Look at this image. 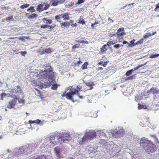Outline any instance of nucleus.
<instances>
[{
    "label": "nucleus",
    "mask_w": 159,
    "mask_h": 159,
    "mask_svg": "<svg viewBox=\"0 0 159 159\" xmlns=\"http://www.w3.org/2000/svg\"><path fill=\"white\" fill-rule=\"evenodd\" d=\"M70 25V23L67 21L63 22L60 24L61 27L62 28H64L65 27L68 28L69 27Z\"/></svg>",
    "instance_id": "nucleus-14"
},
{
    "label": "nucleus",
    "mask_w": 159,
    "mask_h": 159,
    "mask_svg": "<svg viewBox=\"0 0 159 159\" xmlns=\"http://www.w3.org/2000/svg\"><path fill=\"white\" fill-rule=\"evenodd\" d=\"M159 56V54L155 53L150 55L149 57L151 58H156Z\"/></svg>",
    "instance_id": "nucleus-31"
},
{
    "label": "nucleus",
    "mask_w": 159,
    "mask_h": 159,
    "mask_svg": "<svg viewBox=\"0 0 159 159\" xmlns=\"http://www.w3.org/2000/svg\"><path fill=\"white\" fill-rule=\"evenodd\" d=\"M68 91L67 88H66L65 89V90L61 94V96L62 97H66V92Z\"/></svg>",
    "instance_id": "nucleus-43"
},
{
    "label": "nucleus",
    "mask_w": 159,
    "mask_h": 159,
    "mask_svg": "<svg viewBox=\"0 0 159 159\" xmlns=\"http://www.w3.org/2000/svg\"><path fill=\"white\" fill-rule=\"evenodd\" d=\"M6 96V93H2L0 94L1 99L3 100L4 98Z\"/></svg>",
    "instance_id": "nucleus-44"
},
{
    "label": "nucleus",
    "mask_w": 159,
    "mask_h": 159,
    "mask_svg": "<svg viewBox=\"0 0 159 159\" xmlns=\"http://www.w3.org/2000/svg\"><path fill=\"white\" fill-rule=\"evenodd\" d=\"M80 44H76L75 45H74L72 47V49L73 50L75 49L76 48H78L79 47Z\"/></svg>",
    "instance_id": "nucleus-46"
},
{
    "label": "nucleus",
    "mask_w": 159,
    "mask_h": 159,
    "mask_svg": "<svg viewBox=\"0 0 159 159\" xmlns=\"http://www.w3.org/2000/svg\"><path fill=\"white\" fill-rule=\"evenodd\" d=\"M20 54L23 56H25L27 53V52L26 51H21L19 52Z\"/></svg>",
    "instance_id": "nucleus-50"
},
{
    "label": "nucleus",
    "mask_w": 159,
    "mask_h": 159,
    "mask_svg": "<svg viewBox=\"0 0 159 159\" xmlns=\"http://www.w3.org/2000/svg\"><path fill=\"white\" fill-rule=\"evenodd\" d=\"M152 137H154L155 138V139L157 140V142H158V139H157V138L156 136L155 135H152L151 136Z\"/></svg>",
    "instance_id": "nucleus-63"
},
{
    "label": "nucleus",
    "mask_w": 159,
    "mask_h": 159,
    "mask_svg": "<svg viewBox=\"0 0 159 159\" xmlns=\"http://www.w3.org/2000/svg\"><path fill=\"white\" fill-rule=\"evenodd\" d=\"M85 0H78L77 3H76V4L79 5L82 3H83L84 2Z\"/></svg>",
    "instance_id": "nucleus-49"
},
{
    "label": "nucleus",
    "mask_w": 159,
    "mask_h": 159,
    "mask_svg": "<svg viewBox=\"0 0 159 159\" xmlns=\"http://www.w3.org/2000/svg\"><path fill=\"white\" fill-rule=\"evenodd\" d=\"M33 149L32 145L28 144L22 146L19 148H16L15 150L14 156L15 157H18L20 156L23 153L27 155L28 153H31Z\"/></svg>",
    "instance_id": "nucleus-2"
},
{
    "label": "nucleus",
    "mask_w": 159,
    "mask_h": 159,
    "mask_svg": "<svg viewBox=\"0 0 159 159\" xmlns=\"http://www.w3.org/2000/svg\"><path fill=\"white\" fill-rule=\"evenodd\" d=\"M30 11L31 12H34L35 11V9L34 7H30L27 9V11Z\"/></svg>",
    "instance_id": "nucleus-39"
},
{
    "label": "nucleus",
    "mask_w": 159,
    "mask_h": 159,
    "mask_svg": "<svg viewBox=\"0 0 159 159\" xmlns=\"http://www.w3.org/2000/svg\"><path fill=\"white\" fill-rule=\"evenodd\" d=\"M17 100L19 104H22L23 105L25 103V100L20 98H17Z\"/></svg>",
    "instance_id": "nucleus-24"
},
{
    "label": "nucleus",
    "mask_w": 159,
    "mask_h": 159,
    "mask_svg": "<svg viewBox=\"0 0 159 159\" xmlns=\"http://www.w3.org/2000/svg\"><path fill=\"white\" fill-rule=\"evenodd\" d=\"M43 66L46 69L45 70H52L53 69L52 68L50 63L44 65Z\"/></svg>",
    "instance_id": "nucleus-19"
},
{
    "label": "nucleus",
    "mask_w": 159,
    "mask_h": 159,
    "mask_svg": "<svg viewBox=\"0 0 159 159\" xmlns=\"http://www.w3.org/2000/svg\"><path fill=\"white\" fill-rule=\"evenodd\" d=\"M54 150L57 157L59 158H61V157L60 156V150L59 148L58 147H55Z\"/></svg>",
    "instance_id": "nucleus-16"
},
{
    "label": "nucleus",
    "mask_w": 159,
    "mask_h": 159,
    "mask_svg": "<svg viewBox=\"0 0 159 159\" xmlns=\"http://www.w3.org/2000/svg\"><path fill=\"white\" fill-rule=\"evenodd\" d=\"M30 5L28 4H24L20 6L21 9H24L26 8L29 6Z\"/></svg>",
    "instance_id": "nucleus-36"
},
{
    "label": "nucleus",
    "mask_w": 159,
    "mask_h": 159,
    "mask_svg": "<svg viewBox=\"0 0 159 159\" xmlns=\"http://www.w3.org/2000/svg\"><path fill=\"white\" fill-rule=\"evenodd\" d=\"M120 47V44H117L113 46V47L116 48H118Z\"/></svg>",
    "instance_id": "nucleus-54"
},
{
    "label": "nucleus",
    "mask_w": 159,
    "mask_h": 159,
    "mask_svg": "<svg viewBox=\"0 0 159 159\" xmlns=\"http://www.w3.org/2000/svg\"><path fill=\"white\" fill-rule=\"evenodd\" d=\"M133 71V69L130 70L128 71L125 74V75L126 76H128L130 75H131L132 74Z\"/></svg>",
    "instance_id": "nucleus-33"
},
{
    "label": "nucleus",
    "mask_w": 159,
    "mask_h": 159,
    "mask_svg": "<svg viewBox=\"0 0 159 159\" xmlns=\"http://www.w3.org/2000/svg\"><path fill=\"white\" fill-rule=\"evenodd\" d=\"M156 33V31L153 32L152 34L150 32L148 33H147L146 34L143 35V39H144L148 38L149 36L153 35Z\"/></svg>",
    "instance_id": "nucleus-18"
},
{
    "label": "nucleus",
    "mask_w": 159,
    "mask_h": 159,
    "mask_svg": "<svg viewBox=\"0 0 159 159\" xmlns=\"http://www.w3.org/2000/svg\"><path fill=\"white\" fill-rule=\"evenodd\" d=\"M76 87H77V88L78 89L77 90H78H78L80 91L82 88L81 86L80 85H78Z\"/></svg>",
    "instance_id": "nucleus-58"
},
{
    "label": "nucleus",
    "mask_w": 159,
    "mask_h": 159,
    "mask_svg": "<svg viewBox=\"0 0 159 159\" xmlns=\"http://www.w3.org/2000/svg\"><path fill=\"white\" fill-rule=\"evenodd\" d=\"M43 21L46 24H51L52 22V20L51 19H48L47 18H44L43 19Z\"/></svg>",
    "instance_id": "nucleus-21"
},
{
    "label": "nucleus",
    "mask_w": 159,
    "mask_h": 159,
    "mask_svg": "<svg viewBox=\"0 0 159 159\" xmlns=\"http://www.w3.org/2000/svg\"><path fill=\"white\" fill-rule=\"evenodd\" d=\"M146 64H141L139 66H136L135 67H134V69L133 70V71L134 70H138V69H139L140 67L142 66H144Z\"/></svg>",
    "instance_id": "nucleus-42"
},
{
    "label": "nucleus",
    "mask_w": 159,
    "mask_h": 159,
    "mask_svg": "<svg viewBox=\"0 0 159 159\" xmlns=\"http://www.w3.org/2000/svg\"><path fill=\"white\" fill-rule=\"evenodd\" d=\"M37 16V15L35 13H33L29 15L28 18L30 19H32L34 18H36Z\"/></svg>",
    "instance_id": "nucleus-34"
},
{
    "label": "nucleus",
    "mask_w": 159,
    "mask_h": 159,
    "mask_svg": "<svg viewBox=\"0 0 159 159\" xmlns=\"http://www.w3.org/2000/svg\"><path fill=\"white\" fill-rule=\"evenodd\" d=\"M79 61L75 63V66H79L80 64L82 63L81 61L80 60V58H79Z\"/></svg>",
    "instance_id": "nucleus-47"
},
{
    "label": "nucleus",
    "mask_w": 159,
    "mask_h": 159,
    "mask_svg": "<svg viewBox=\"0 0 159 159\" xmlns=\"http://www.w3.org/2000/svg\"><path fill=\"white\" fill-rule=\"evenodd\" d=\"M118 33L121 32H125V30L124 28H119L117 30Z\"/></svg>",
    "instance_id": "nucleus-45"
},
{
    "label": "nucleus",
    "mask_w": 159,
    "mask_h": 159,
    "mask_svg": "<svg viewBox=\"0 0 159 159\" xmlns=\"http://www.w3.org/2000/svg\"><path fill=\"white\" fill-rule=\"evenodd\" d=\"M62 14H59L55 16V19L57 21H58V20L61 18H62Z\"/></svg>",
    "instance_id": "nucleus-25"
},
{
    "label": "nucleus",
    "mask_w": 159,
    "mask_h": 159,
    "mask_svg": "<svg viewBox=\"0 0 159 159\" xmlns=\"http://www.w3.org/2000/svg\"><path fill=\"white\" fill-rule=\"evenodd\" d=\"M35 89L36 90V91L39 94H41V92H40V91L39 90V89H37L36 88H35Z\"/></svg>",
    "instance_id": "nucleus-61"
},
{
    "label": "nucleus",
    "mask_w": 159,
    "mask_h": 159,
    "mask_svg": "<svg viewBox=\"0 0 159 159\" xmlns=\"http://www.w3.org/2000/svg\"><path fill=\"white\" fill-rule=\"evenodd\" d=\"M39 75L40 76L43 78L48 79L49 80H52V81L50 83L48 82H45V84L47 86L49 87L52 84V82L54 83L53 81L55 82L54 79H53L55 74L53 71L52 70H44L39 73Z\"/></svg>",
    "instance_id": "nucleus-1"
},
{
    "label": "nucleus",
    "mask_w": 159,
    "mask_h": 159,
    "mask_svg": "<svg viewBox=\"0 0 159 159\" xmlns=\"http://www.w3.org/2000/svg\"><path fill=\"white\" fill-rule=\"evenodd\" d=\"M115 43V42H113L112 39H110V40L107 42V46H110L111 45L114 44Z\"/></svg>",
    "instance_id": "nucleus-30"
},
{
    "label": "nucleus",
    "mask_w": 159,
    "mask_h": 159,
    "mask_svg": "<svg viewBox=\"0 0 159 159\" xmlns=\"http://www.w3.org/2000/svg\"><path fill=\"white\" fill-rule=\"evenodd\" d=\"M60 137H58L55 134H52L49 138V142L48 145L50 147H53L58 143H61V140H60Z\"/></svg>",
    "instance_id": "nucleus-4"
},
{
    "label": "nucleus",
    "mask_w": 159,
    "mask_h": 159,
    "mask_svg": "<svg viewBox=\"0 0 159 159\" xmlns=\"http://www.w3.org/2000/svg\"><path fill=\"white\" fill-rule=\"evenodd\" d=\"M130 43H131V44L129 43V48H132L133 47L135 46L136 45V43H134V42L131 41L130 42Z\"/></svg>",
    "instance_id": "nucleus-37"
},
{
    "label": "nucleus",
    "mask_w": 159,
    "mask_h": 159,
    "mask_svg": "<svg viewBox=\"0 0 159 159\" xmlns=\"http://www.w3.org/2000/svg\"><path fill=\"white\" fill-rule=\"evenodd\" d=\"M71 25L73 27H77V24L75 23V24H71Z\"/></svg>",
    "instance_id": "nucleus-59"
},
{
    "label": "nucleus",
    "mask_w": 159,
    "mask_h": 159,
    "mask_svg": "<svg viewBox=\"0 0 159 159\" xmlns=\"http://www.w3.org/2000/svg\"><path fill=\"white\" fill-rule=\"evenodd\" d=\"M58 85L57 84H53L51 87L52 89L53 90H56L57 89Z\"/></svg>",
    "instance_id": "nucleus-40"
},
{
    "label": "nucleus",
    "mask_w": 159,
    "mask_h": 159,
    "mask_svg": "<svg viewBox=\"0 0 159 159\" xmlns=\"http://www.w3.org/2000/svg\"><path fill=\"white\" fill-rule=\"evenodd\" d=\"M43 4L45 5L44 7H43L44 10H47L50 7V4H48L47 3L43 2Z\"/></svg>",
    "instance_id": "nucleus-26"
},
{
    "label": "nucleus",
    "mask_w": 159,
    "mask_h": 159,
    "mask_svg": "<svg viewBox=\"0 0 159 159\" xmlns=\"http://www.w3.org/2000/svg\"><path fill=\"white\" fill-rule=\"evenodd\" d=\"M67 88L68 90V89L70 91V92L71 93H72L74 95L76 93L77 95L79 96V98H80L82 99L83 98V96L80 95L79 93V91H78V90L76 89L75 88H73V87L72 86H70Z\"/></svg>",
    "instance_id": "nucleus-9"
},
{
    "label": "nucleus",
    "mask_w": 159,
    "mask_h": 159,
    "mask_svg": "<svg viewBox=\"0 0 159 159\" xmlns=\"http://www.w3.org/2000/svg\"><path fill=\"white\" fill-rule=\"evenodd\" d=\"M13 18V16H11L8 17L7 19L6 20L7 21H10Z\"/></svg>",
    "instance_id": "nucleus-53"
},
{
    "label": "nucleus",
    "mask_w": 159,
    "mask_h": 159,
    "mask_svg": "<svg viewBox=\"0 0 159 159\" xmlns=\"http://www.w3.org/2000/svg\"><path fill=\"white\" fill-rule=\"evenodd\" d=\"M78 23L81 24L83 25L85 24V22L83 19H80L79 20Z\"/></svg>",
    "instance_id": "nucleus-41"
},
{
    "label": "nucleus",
    "mask_w": 159,
    "mask_h": 159,
    "mask_svg": "<svg viewBox=\"0 0 159 159\" xmlns=\"http://www.w3.org/2000/svg\"><path fill=\"white\" fill-rule=\"evenodd\" d=\"M150 92H152L153 94H158L159 93V89L157 88H152L149 90Z\"/></svg>",
    "instance_id": "nucleus-15"
},
{
    "label": "nucleus",
    "mask_w": 159,
    "mask_h": 159,
    "mask_svg": "<svg viewBox=\"0 0 159 159\" xmlns=\"http://www.w3.org/2000/svg\"><path fill=\"white\" fill-rule=\"evenodd\" d=\"M18 92V91L16 89H12L11 91V93H16Z\"/></svg>",
    "instance_id": "nucleus-55"
},
{
    "label": "nucleus",
    "mask_w": 159,
    "mask_h": 159,
    "mask_svg": "<svg viewBox=\"0 0 159 159\" xmlns=\"http://www.w3.org/2000/svg\"><path fill=\"white\" fill-rule=\"evenodd\" d=\"M56 26V25L53 24V25H51V26L49 25V27H50V29L51 30H52L53 28H54Z\"/></svg>",
    "instance_id": "nucleus-52"
},
{
    "label": "nucleus",
    "mask_w": 159,
    "mask_h": 159,
    "mask_svg": "<svg viewBox=\"0 0 159 159\" xmlns=\"http://www.w3.org/2000/svg\"><path fill=\"white\" fill-rule=\"evenodd\" d=\"M70 13L68 12H65L63 14L62 17H63V20H69L70 18Z\"/></svg>",
    "instance_id": "nucleus-13"
},
{
    "label": "nucleus",
    "mask_w": 159,
    "mask_h": 159,
    "mask_svg": "<svg viewBox=\"0 0 159 159\" xmlns=\"http://www.w3.org/2000/svg\"><path fill=\"white\" fill-rule=\"evenodd\" d=\"M43 4H39L37 6V10L39 12H41L43 11Z\"/></svg>",
    "instance_id": "nucleus-17"
},
{
    "label": "nucleus",
    "mask_w": 159,
    "mask_h": 159,
    "mask_svg": "<svg viewBox=\"0 0 159 159\" xmlns=\"http://www.w3.org/2000/svg\"><path fill=\"white\" fill-rule=\"evenodd\" d=\"M99 23H100V21H95V22L94 23H93V24L95 25L99 24Z\"/></svg>",
    "instance_id": "nucleus-64"
},
{
    "label": "nucleus",
    "mask_w": 159,
    "mask_h": 159,
    "mask_svg": "<svg viewBox=\"0 0 159 159\" xmlns=\"http://www.w3.org/2000/svg\"><path fill=\"white\" fill-rule=\"evenodd\" d=\"M150 141L144 138L141 139L140 143V144L141 146H142L144 148V147L146 146V145L147 144L148 142Z\"/></svg>",
    "instance_id": "nucleus-11"
},
{
    "label": "nucleus",
    "mask_w": 159,
    "mask_h": 159,
    "mask_svg": "<svg viewBox=\"0 0 159 159\" xmlns=\"http://www.w3.org/2000/svg\"><path fill=\"white\" fill-rule=\"evenodd\" d=\"M45 51L46 53L49 54L51 53L52 52L51 48H48L45 49Z\"/></svg>",
    "instance_id": "nucleus-35"
},
{
    "label": "nucleus",
    "mask_w": 159,
    "mask_h": 159,
    "mask_svg": "<svg viewBox=\"0 0 159 159\" xmlns=\"http://www.w3.org/2000/svg\"><path fill=\"white\" fill-rule=\"evenodd\" d=\"M144 149L147 153L150 154L156 151L157 150V148L156 145L154 144L152 142L150 141L148 142L147 144L144 147Z\"/></svg>",
    "instance_id": "nucleus-5"
},
{
    "label": "nucleus",
    "mask_w": 159,
    "mask_h": 159,
    "mask_svg": "<svg viewBox=\"0 0 159 159\" xmlns=\"http://www.w3.org/2000/svg\"><path fill=\"white\" fill-rule=\"evenodd\" d=\"M88 65V62H85L84 64L82 65L81 68L83 70H84L87 69V66Z\"/></svg>",
    "instance_id": "nucleus-29"
},
{
    "label": "nucleus",
    "mask_w": 159,
    "mask_h": 159,
    "mask_svg": "<svg viewBox=\"0 0 159 159\" xmlns=\"http://www.w3.org/2000/svg\"><path fill=\"white\" fill-rule=\"evenodd\" d=\"M75 41L76 42H77L78 43H80L88 44L89 43V42H88L87 41L84 40H76Z\"/></svg>",
    "instance_id": "nucleus-23"
},
{
    "label": "nucleus",
    "mask_w": 159,
    "mask_h": 159,
    "mask_svg": "<svg viewBox=\"0 0 159 159\" xmlns=\"http://www.w3.org/2000/svg\"><path fill=\"white\" fill-rule=\"evenodd\" d=\"M107 45L105 44L102 47L100 48L101 51L102 52H105L107 50V49L106 48V47L107 46Z\"/></svg>",
    "instance_id": "nucleus-27"
},
{
    "label": "nucleus",
    "mask_w": 159,
    "mask_h": 159,
    "mask_svg": "<svg viewBox=\"0 0 159 159\" xmlns=\"http://www.w3.org/2000/svg\"><path fill=\"white\" fill-rule=\"evenodd\" d=\"M138 108L139 109H141L142 108L146 109L147 108V107L146 105H145L141 104L140 103L138 104Z\"/></svg>",
    "instance_id": "nucleus-28"
},
{
    "label": "nucleus",
    "mask_w": 159,
    "mask_h": 159,
    "mask_svg": "<svg viewBox=\"0 0 159 159\" xmlns=\"http://www.w3.org/2000/svg\"><path fill=\"white\" fill-rule=\"evenodd\" d=\"M159 8V2L157 3L156 6V8H155L154 10L157 11Z\"/></svg>",
    "instance_id": "nucleus-56"
},
{
    "label": "nucleus",
    "mask_w": 159,
    "mask_h": 159,
    "mask_svg": "<svg viewBox=\"0 0 159 159\" xmlns=\"http://www.w3.org/2000/svg\"><path fill=\"white\" fill-rule=\"evenodd\" d=\"M45 53H45V50H43L42 51L40 52L39 54L40 55H43Z\"/></svg>",
    "instance_id": "nucleus-57"
},
{
    "label": "nucleus",
    "mask_w": 159,
    "mask_h": 159,
    "mask_svg": "<svg viewBox=\"0 0 159 159\" xmlns=\"http://www.w3.org/2000/svg\"><path fill=\"white\" fill-rule=\"evenodd\" d=\"M103 68L102 67H99L97 68V70H103Z\"/></svg>",
    "instance_id": "nucleus-62"
},
{
    "label": "nucleus",
    "mask_w": 159,
    "mask_h": 159,
    "mask_svg": "<svg viewBox=\"0 0 159 159\" xmlns=\"http://www.w3.org/2000/svg\"><path fill=\"white\" fill-rule=\"evenodd\" d=\"M41 122V121L39 119H37L34 120H30L29 121V123L30 124L35 123L37 124H40Z\"/></svg>",
    "instance_id": "nucleus-20"
},
{
    "label": "nucleus",
    "mask_w": 159,
    "mask_h": 159,
    "mask_svg": "<svg viewBox=\"0 0 159 159\" xmlns=\"http://www.w3.org/2000/svg\"><path fill=\"white\" fill-rule=\"evenodd\" d=\"M10 97L12 98H13L14 99L9 102L7 107L8 108L11 109L13 108L16 104L17 97L15 95L13 96L11 95Z\"/></svg>",
    "instance_id": "nucleus-7"
},
{
    "label": "nucleus",
    "mask_w": 159,
    "mask_h": 159,
    "mask_svg": "<svg viewBox=\"0 0 159 159\" xmlns=\"http://www.w3.org/2000/svg\"><path fill=\"white\" fill-rule=\"evenodd\" d=\"M123 44H127L129 45V43L128 42L126 41H124L123 42Z\"/></svg>",
    "instance_id": "nucleus-60"
},
{
    "label": "nucleus",
    "mask_w": 159,
    "mask_h": 159,
    "mask_svg": "<svg viewBox=\"0 0 159 159\" xmlns=\"http://www.w3.org/2000/svg\"><path fill=\"white\" fill-rule=\"evenodd\" d=\"M49 27V25H42L40 27L41 28H42L45 29V28H47Z\"/></svg>",
    "instance_id": "nucleus-51"
},
{
    "label": "nucleus",
    "mask_w": 159,
    "mask_h": 159,
    "mask_svg": "<svg viewBox=\"0 0 159 159\" xmlns=\"http://www.w3.org/2000/svg\"><path fill=\"white\" fill-rule=\"evenodd\" d=\"M28 159H48V156L45 155H36L30 157Z\"/></svg>",
    "instance_id": "nucleus-10"
},
{
    "label": "nucleus",
    "mask_w": 159,
    "mask_h": 159,
    "mask_svg": "<svg viewBox=\"0 0 159 159\" xmlns=\"http://www.w3.org/2000/svg\"><path fill=\"white\" fill-rule=\"evenodd\" d=\"M117 38H120L122 36L124 35L125 34V32H121L118 33L116 32Z\"/></svg>",
    "instance_id": "nucleus-22"
},
{
    "label": "nucleus",
    "mask_w": 159,
    "mask_h": 159,
    "mask_svg": "<svg viewBox=\"0 0 159 159\" xmlns=\"http://www.w3.org/2000/svg\"><path fill=\"white\" fill-rule=\"evenodd\" d=\"M143 38H142L140 39L139 41H138L136 43V45H140L141 44H142L143 43Z\"/></svg>",
    "instance_id": "nucleus-32"
},
{
    "label": "nucleus",
    "mask_w": 159,
    "mask_h": 159,
    "mask_svg": "<svg viewBox=\"0 0 159 159\" xmlns=\"http://www.w3.org/2000/svg\"><path fill=\"white\" fill-rule=\"evenodd\" d=\"M97 136L96 132L94 130H89L86 132L84 136L79 141L80 144H82L85 143L89 140H91L95 138Z\"/></svg>",
    "instance_id": "nucleus-3"
},
{
    "label": "nucleus",
    "mask_w": 159,
    "mask_h": 159,
    "mask_svg": "<svg viewBox=\"0 0 159 159\" xmlns=\"http://www.w3.org/2000/svg\"><path fill=\"white\" fill-rule=\"evenodd\" d=\"M60 140H61V143H65L66 141H68L71 139V136L70 134L67 133H65L59 136Z\"/></svg>",
    "instance_id": "nucleus-6"
},
{
    "label": "nucleus",
    "mask_w": 159,
    "mask_h": 159,
    "mask_svg": "<svg viewBox=\"0 0 159 159\" xmlns=\"http://www.w3.org/2000/svg\"><path fill=\"white\" fill-rule=\"evenodd\" d=\"M18 39L19 40H24L25 39H27V37L26 36H20L19 37Z\"/></svg>",
    "instance_id": "nucleus-48"
},
{
    "label": "nucleus",
    "mask_w": 159,
    "mask_h": 159,
    "mask_svg": "<svg viewBox=\"0 0 159 159\" xmlns=\"http://www.w3.org/2000/svg\"><path fill=\"white\" fill-rule=\"evenodd\" d=\"M74 95L70 92H69L66 93V98L68 100H70L73 102H74L73 98H72Z\"/></svg>",
    "instance_id": "nucleus-12"
},
{
    "label": "nucleus",
    "mask_w": 159,
    "mask_h": 159,
    "mask_svg": "<svg viewBox=\"0 0 159 159\" xmlns=\"http://www.w3.org/2000/svg\"><path fill=\"white\" fill-rule=\"evenodd\" d=\"M85 84L88 86H92L94 85L93 82L92 81L86 82Z\"/></svg>",
    "instance_id": "nucleus-38"
},
{
    "label": "nucleus",
    "mask_w": 159,
    "mask_h": 159,
    "mask_svg": "<svg viewBox=\"0 0 159 159\" xmlns=\"http://www.w3.org/2000/svg\"><path fill=\"white\" fill-rule=\"evenodd\" d=\"M66 0H51L50 4L51 6L55 7L59 4L63 3Z\"/></svg>",
    "instance_id": "nucleus-8"
}]
</instances>
